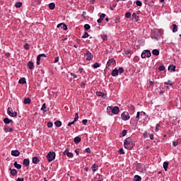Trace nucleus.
I'll list each match as a JSON object with an SVG mask.
<instances>
[{
	"instance_id": "21",
	"label": "nucleus",
	"mask_w": 181,
	"mask_h": 181,
	"mask_svg": "<svg viewBox=\"0 0 181 181\" xmlns=\"http://www.w3.org/2000/svg\"><path fill=\"white\" fill-rule=\"evenodd\" d=\"M112 76L113 77H116V76H118V70L117 69H113L112 71Z\"/></svg>"
},
{
	"instance_id": "28",
	"label": "nucleus",
	"mask_w": 181,
	"mask_h": 181,
	"mask_svg": "<svg viewBox=\"0 0 181 181\" xmlns=\"http://www.w3.org/2000/svg\"><path fill=\"white\" fill-rule=\"evenodd\" d=\"M54 125L59 128V127H62V122L59 120H57L54 122Z\"/></svg>"
},
{
	"instance_id": "14",
	"label": "nucleus",
	"mask_w": 181,
	"mask_h": 181,
	"mask_svg": "<svg viewBox=\"0 0 181 181\" xmlns=\"http://www.w3.org/2000/svg\"><path fill=\"white\" fill-rule=\"evenodd\" d=\"M64 155H66L68 158H73V153L69 152L67 149L64 151Z\"/></svg>"
},
{
	"instance_id": "37",
	"label": "nucleus",
	"mask_w": 181,
	"mask_h": 181,
	"mask_svg": "<svg viewBox=\"0 0 181 181\" xmlns=\"http://www.w3.org/2000/svg\"><path fill=\"white\" fill-rule=\"evenodd\" d=\"M98 67H100V64L98 62L93 64V69H98Z\"/></svg>"
},
{
	"instance_id": "2",
	"label": "nucleus",
	"mask_w": 181,
	"mask_h": 181,
	"mask_svg": "<svg viewBox=\"0 0 181 181\" xmlns=\"http://www.w3.org/2000/svg\"><path fill=\"white\" fill-rule=\"evenodd\" d=\"M47 158L48 162H52L56 159V153L53 151H50L47 155Z\"/></svg>"
},
{
	"instance_id": "54",
	"label": "nucleus",
	"mask_w": 181,
	"mask_h": 181,
	"mask_svg": "<svg viewBox=\"0 0 181 181\" xmlns=\"http://www.w3.org/2000/svg\"><path fill=\"white\" fill-rule=\"evenodd\" d=\"M104 18H105V13H102V14L100 15V18L102 19L103 21H104Z\"/></svg>"
},
{
	"instance_id": "19",
	"label": "nucleus",
	"mask_w": 181,
	"mask_h": 181,
	"mask_svg": "<svg viewBox=\"0 0 181 181\" xmlns=\"http://www.w3.org/2000/svg\"><path fill=\"white\" fill-rule=\"evenodd\" d=\"M74 141L75 144H80L81 142V138L80 136H76L74 139Z\"/></svg>"
},
{
	"instance_id": "34",
	"label": "nucleus",
	"mask_w": 181,
	"mask_h": 181,
	"mask_svg": "<svg viewBox=\"0 0 181 181\" xmlns=\"http://www.w3.org/2000/svg\"><path fill=\"white\" fill-rule=\"evenodd\" d=\"M40 59H42V57L40 56V54H39L37 57V66H39L40 64Z\"/></svg>"
},
{
	"instance_id": "17",
	"label": "nucleus",
	"mask_w": 181,
	"mask_h": 181,
	"mask_svg": "<svg viewBox=\"0 0 181 181\" xmlns=\"http://www.w3.org/2000/svg\"><path fill=\"white\" fill-rule=\"evenodd\" d=\"M39 162H40L39 158L33 157V163H34L35 165H37V163H39Z\"/></svg>"
},
{
	"instance_id": "55",
	"label": "nucleus",
	"mask_w": 181,
	"mask_h": 181,
	"mask_svg": "<svg viewBox=\"0 0 181 181\" xmlns=\"http://www.w3.org/2000/svg\"><path fill=\"white\" fill-rule=\"evenodd\" d=\"M82 122H83V125H86L87 124V119L82 120Z\"/></svg>"
},
{
	"instance_id": "7",
	"label": "nucleus",
	"mask_w": 181,
	"mask_h": 181,
	"mask_svg": "<svg viewBox=\"0 0 181 181\" xmlns=\"http://www.w3.org/2000/svg\"><path fill=\"white\" fill-rule=\"evenodd\" d=\"M131 142H132V139H131V137L127 138L124 142V148H128V145H129Z\"/></svg>"
},
{
	"instance_id": "63",
	"label": "nucleus",
	"mask_w": 181,
	"mask_h": 181,
	"mask_svg": "<svg viewBox=\"0 0 181 181\" xmlns=\"http://www.w3.org/2000/svg\"><path fill=\"white\" fill-rule=\"evenodd\" d=\"M178 142L177 141H173V146H176L177 145Z\"/></svg>"
},
{
	"instance_id": "50",
	"label": "nucleus",
	"mask_w": 181,
	"mask_h": 181,
	"mask_svg": "<svg viewBox=\"0 0 181 181\" xmlns=\"http://www.w3.org/2000/svg\"><path fill=\"white\" fill-rule=\"evenodd\" d=\"M47 127H48V128H52V127H53V122H48Z\"/></svg>"
},
{
	"instance_id": "12",
	"label": "nucleus",
	"mask_w": 181,
	"mask_h": 181,
	"mask_svg": "<svg viewBox=\"0 0 181 181\" xmlns=\"http://www.w3.org/2000/svg\"><path fill=\"white\" fill-rule=\"evenodd\" d=\"M96 95L101 97L102 98H107V94L102 92H96Z\"/></svg>"
},
{
	"instance_id": "47",
	"label": "nucleus",
	"mask_w": 181,
	"mask_h": 181,
	"mask_svg": "<svg viewBox=\"0 0 181 181\" xmlns=\"http://www.w3.org/2000/svg\"><path fill=\"white\" fill-rule=\"evenodd\" d=\"M42 111H46V103H44L41 107Z\"/></svg>"
},
{
	"instance_id": "39",
	"label": "nucleus",
	"mask_w": 181,
	"mask_h": 181,
	"mask_svg": "<svg viewBox=\"0 0 181 181\" xmlns=\"http://www.w3.org/2000/svg\"><path fill=\"white\" fill-rule=\"evenodd\" d=\"M119 153L120 155H125V152L124 151V148H121L119 150Z\"/></svg>"
},
{
	"instance_id": "22",
	"label": "nucleus",
	"mask_w": 181,
	"mask_h": 181,
	"mask_svg": "<svg viewBox=\"0 0 181 181\" xmlns=\"http://www.w3.org/2000/svg\"><path fill=\"white\" fill-rule=\"evenodd\" d=\"M163 168H164V170H168V168H169V163L168 162H164L163 163Z\"/></svg>"
},
{
	"instance_id": "41",
	"label": "nucleus",
	"mask_w": 181,
	"mask_h": 181,
	"mask_svg": "<svg viewBox=\"0 0 181 181\" xmlns=\"http://www.w3.org/2000/svg\"><path fill=\"white\" fill-rule=\"evenodd\" d=\"M86 37H88V33L85 32L84 35L82 36V39H86Z\"/></svg>"
},
{
	"instance_id": "31",
	"label": "nucleus",
	"mask_w": 181,
	"mask_h": 181,
	"mask_svg": "<svg viewBox=\"0 0 181 181\" xmlns=\"http://www.w3.org/2000/svg\"><path fill=\"white\" fill-rule=\"evenodd\" d=\"M152 54L154 55V56H159V51L158 49H153L152 51Z\"/></svg>"
},
{
	"instance_id": "59",
	"label": "nucleus",
	"mask_w": 181,
	"mask_h": 181,
	"mask_svg": "<svg viewBox=\"0 0 181 181\" xmlns=\"http://www.w3.org/2000/svg\"><path fill=\"white\" fill-rule=\"evenodd\" d=\"M71 76H74V78H77V75L75 74L71 73Z\"/></svg>"
},
{
	"instance_id": "45",
	"label": "nucleus",
	"mask_w": 181,
	"mask_h": 181,
	"mask_svg": "<svg viewBox=\"0 0 181 181\" xmlns=\"http://www.w3.org/2000/svg\"><path fill=\"white\" fill-rule=\"evenodd\" d=\"M158 70L160 71H163V70H165V66H163V65L160 66L158 68Z\"/></svg>"
},
{
	"instance_id": "1",
	"label": "nucleus",
	"mask_w": 181,
	"mask_h": 181,
	"mask_svg": "<svg viewBox=\"0 0 181 181\" xmlns=\"http://www.w3.org/2000/svg\"><path fill=\"white\" fill-rule=\"evenodd\" d=\"M107 110L109 115H112V114H115V115H117V114L119 112V107H118L117 106H115V107L108 106Z\"/></svg>"
},
{
	"instance_id": "49",
	"label": "nucleus",
	"mask_w": 181,
	"mask_h": 181,
	"mask_svg": "<svg viewBox=\"0 0 181 181\" xmlns=\"http://www.w3.org/2000/svg\"><path fill=\"white\" fill-rule=\"evenodd\" d=\"M139 117H141V112H138L136 117L137 121H139Z\"/></svg>"
},
{
	"instance_id": "23",
	"label": "nucleus",
	"mask_w": 181,
	"mask_h": 181,
	"mask_svg": "<svg viewBox=\"0 0 181 181\" xmlns=\"http://www.w3.org/2000/svg\"><path fill=\"white\" fill-rule=\"evenodd\" d=\"M168 70H171V71H176V66L170 65L168 66Z\"/></svg>"
},
{
	"instance_id": "15",
	"label": "nucleus",
	"mask_w": 181,
	"mask_h": 181,
	"mask_svg": "<svg viewBox=\"0 0 181 181\" xmlns=\"http://www.w3.org/2000/svg\"><path fill=\"white\" fill-rule=\"evenodd\" d=\"M12 156H19L21 155V152L18 150H14L11 151Z\"/></svg>"
},
{
	"instance_id": "64",
	"label": "nucleus",
	"mask_w": 181,
	"mask_h": 181,
	"mask_svg": "<svg viewBox=\"0 0 181 181\" xmlns=\"http://www.w3.org/2000/svg\"><path fill=\"white\" fill-rule=\"evenodd\" d=\"M23 180H24L23 178H18V179H17V181H23Z\"/></svg>"
},
{
	"instance_id": "25",
	"label": "nucleus",
	"mask_w": 181,
	"mask_h": 181,
	"mask_svg": "<svg viewBox=\"0 0 181 181\" xmlns=\"http://www.w3.org/2000/svg\"><path fill=\"white\" fill-rule=\"evenodd\" d=\"M160 130V124H157L156 127L154 128V132H158Z\"/></svg>"
},
{
	"instance_id": "40",
	"label": "nucleus",
	"mask_w": 181,
	"mask_h": 181,
	"mask_svg": "<svg viewBox=\"0 0 181 181\" xmlns=\"http://www.w3.org/2000/svg\"><path fill=\"white\" fill-rule=\"evenodd\" d=\"M136 5H137V6H142V2L139 0H137L136 1Z\"/></svg>"
},
{
	"instance_id": "20",
	"label": "nucleus",
	"mask_w": 181,
	"mask_h": 181,
	"mask_svg": "<svg viewBox=\"0 0 181 181\" xmlns=\"http://www.w3.org/2000/svg\"><path fill=\"white\" fill-rule=\"evenodd\" d=\"M14 168L16 169H22V165L21 164H18V162H14L13 163Z\"/></svg>"
},
{
	"instance_id": "60",
	"label": "nucleus",
	"mask_w": 181,
	"mask_h": 181,
	"mask_svg": "<svg viewBox=\"0 0 181 181\" xmlns=\"http://www.w3.org/2000/svg\"><path fill=\"white\" fill-rule=\"evenodd\" d=\"M59 57H57L56 58H55V59H54V63H57V62H59Z\"/></svg>"
},
{
	"instance_id": "8",
	"label": "nucleus",
	"mask_w": 181,
	"mask_h": 181,
	"mask_svg": "<svg viewBox=\"0 0 181 181\" xmlns=\"http://www.w3.org/2000/svg\"><path fill=\"white\" fill-rule=\"evenodd\" d=\"M115 59H114V58L110 59L106 64V69H108V67L110 66L111 64H112L114 66V64H115Z\"/></svg>"
},
{
	"instance_id": "62",
	"label": "nucleus",
	"mask_w": 181,
	"mask_h": 181,
	"mask_svg": "<svg viewBox=\"0 0 181 181\" xmlns=\"http://www.w3.org/2000/svg\"><path fill=\"white\" fill-rule=\"evenodd\" d=\"M125 54H131V51H124Z\"/></svg>"
},
{
	"instance_id": "33",
	"label": "nucleus",
	"mask_w": 181,
	"mask_h": 181,
	"mask_svg": "<svg viewBox=\"0 0 181 181\" xmlns=\"http://www.w3.org/2000/svg\"><path fill=\"white\" fill-rule=\"evenodd\" d=\"M30 103H31L30 98H28L24 99V104H30Z\"/></svg>"
},
{
	"instance_id": "57",
	"label": "nucleus",
	"mask_w": 181,
	"mask_h": 181,
	"mask_svg": "<svg viewBox=\"0 0 181 181\" xmlns=\"http://www.w3.org/2000/svg\"><path fill=\"white\" fill-rule=\"evenodd\" d=\"M75 152H76V155H78V153H80V149H78V148L76 149Z\"/></svg>"
},
{
	"instance_id": "5",
	"label": "nucleus",
	"mask_w": 181,
	"mask_h": 181,
	"mask_svg": "<svg viewBox=\"0 0 181 181\" xmlns=\"http://www.w3.org/2000/svg\"><path fill=\"white\" fill-rule=\"evenodd\" d=\"M121 118L123 121H128L131 117L129 116V113H128V112H124L121 115Z\"/></svg>"
},
{
	"instance_id": "44",
	"label": "nucleus",
	"mask_w": 181,
	"mask_h": 181,
	"mask_svg": "<svg viewBox=\"0 0 181 181\" xmlns=\"http://www.w3.org/2000/svg\"><path fill=\"white\" fill-rule=\"evenodd\" d=\"M30 46L29 45V44L26 43L24 45V48L26 49V50H29Z\"/></svg>"
},
{
	"instance_id": "18",
	"label": "nucleus",
	"mask_w": 181,
	"mask_h": 181,
	"mask_svg": "<svg viewBox=\"0 0 181 181\" xmlns=\"http://www.w3.org/2000/svg\"><path fill=\"white\" fill-rule=\"evenodd\" d=\"M4 122L5 124H11V122H13V121L8 117H6L4 119Z\"/></svg>"
},
{
	"instance_id": "43",
	"label": "nucleus",
	"mask_w": 181,
	"mask_h": 181,
	"mask_svg": "<svg viewBox=\"0 0 181 181\" xmlns=\"http://www.w3.org/2000/svg\"><path fill=\"white\" fill-rule=\"evenodd\" d=\"M129 109L131 110V111H135V107L132 105H130L129 106Z\"/></svg>"
},
{
	"instance_id": "58",
	"label": "nucleus",
	"mask_w": 181,
	"mask_h": 181,
	"mask_svg": "<svg viewBox=\"0 0 181 181\" xmlns=\"http://www.w3.org/2000/svg\"><path fill=\"white\" fill-rule=\"evenodd\" d=\"M74 121H73V122H69V124H68V127H71V125H73L74 124Z\"/></svg>"
},
{
	"instance_id": "46",
	"label": "nucleus",
	"mask_w": 181,
	"mask_h": 181,
	"mask_svg": "<svg viewBox=\"0 0 181 181\" xmlns=\"http://www.w3.org/2000/svg\"><path fill=\"white\" fill-rule=\"evenodd\" d=\"M125 18H127V19H129V18H131V13L127 12L125 13Z\"/></svg>"
},
{
	"instance_id": "9",
	"label": "nucleus",
	"mask_w": 181,
	"mask_h": 181,
	"mask_svg": "<svg viewBox=\"0 0 181 181\" xmlns=\"http://www.w3.org/2000/svg\"><path fill=\"white\" fill-rule=\"evenodd\" d=\"M57 28H61V29H63L64 30H67V25L63 23L58 24Z\"/></svg>"
},
{
	"instance_id": "16",
	"label": "nucleus",
	"mask_w": 181,
	"mask_h": 181,
	"mask_svg": "<svg viewBox=\"0 0 181 181\" xmlns=\"http://www.w3.org/2000/svg\"><path fill=\"white\" fill-rule=\"evenodd\" d=\"M28 69H30V70H33V69H35V64L32 62H29L28 63Z\"/></svg>"
},
{
	"instance_id": "56",
	"label": "nucleus",
	"mask_w": 181,
	"mask_h": 181,
	"mask_svg": "<svg viewBox=\"0 0 181 181\" xmlns=\"http://www.w3.org/2000/svg\"><path fill=\"white\" fill-rule=\"evenodd\" d=\"M97 22L98 23H101L103 22V18H100L99 19H98Z\"/></svg>"
},
{
	"instance_id": "36",
	"label": "nucleus",
	"mask_w": 181,
	"mask_h": 181,
	"mask_svg": "<svg viewBox=\"0 0 181 181\" xmlns=\"http://www.w3.org/2000/svg\"><path fill=\"white\" fill-rule=\"evenodd\" d=\"M15 6L16 8H21L22 6V2H16Z\"/></svg>"
},
{
	"instance_id": "32",
	"label": "nucleus",
	"mask_w": 181,
	"mask_h": 181,
	"mask_svg": "<svg viewBox=\"0 0 181 181\" xmlns=\"http://www.w3.org/2000/svg\"><path fill=\"white\" fill-rule=\"evenodd\" d=\"M4 131H6V132H12L13 129L9 127H6L4 128Z\"/></svg>"
},
{
	"instance_id": "53",
	"label": "nucleus",
	"mask_w": 181,
	"mask_h": 181,
	"mask_svg": "<svg viewBox=\"0 0 181 181\" xmlns=\"http://www.w3.org/2000/svg\"><path fill=\"white\" fill-rule=\"evenodd\" d=\"M85 152H87V153H91V150L90 149V148H86Z\"/></svg>"
},
{
	"instance_id": "11",
	"label": "nucleus",
	"mask_w": 181,
	"mask_h": 181,
	"mask_svg": "<svg viewBox=\"0 0 181 181\" xmlns=\"http://www.w3.org/2000/svg\"><path fill=\"white\" fill-rule=\"evenodd\" d=\"M11 176H16L18 175V170L16 169L9 168Z\"/></svg>"
},
{
	"instance_id": "52",
	"label": "nucleus",
	"mask_w": 181,
	"mask_h": 181,
	"mask_svg": "<svg viewBox=\"0 0 181 181\" xmlns=\"http://www.w3.org/2000/svg\"><path fill=\"white\" fill-rule=\"evenodd\" d=\"M127 130H123L122 132V136H125V135H127Z\"/></svg>"
},
{
	"instance_id": "6",
	"label": "nucleus",
	"mask_w": 181,
	"mask_h": 181,
	"mask_svg": "<svg viewBox=\"0 0 181 181\" xmlns=\"http://www.w3.org/2000/svg\"><path fill=\"white\" fill-rule=\"evenodd\" d=\"M93 57V54H91L90 51L86 52V53L85 54V59L87 61L91 60Z\"/></svg>"
},
{
	"instance_id": "13",
	"label": "nucleus",
	"mask_w": 181,
	"mask_h": 181,
	"mask_svg": "<svg viewBox=\"0 0 181 181\" xmlns=\"http://www.w3.org/2000/svg\"><path fill=\"white\" fill-rule=\"evenodd\" d=\"M30 163V161L29 160V158H25L23 161V165H24L25 167L29 166Z\"/></svg>"
},
{
	"instance_id": "38",
	"label": "nucleus",
	"mask_w": 181,
	"mask_h": 181,
	"mask_svg": "<svg viewBox=\"0 0 181 181\" xmlns=\"http://www.w3.org/2000/svg\"><path fill=\"white\" fill-rule=\"evenodd\" d=\"M117 71L119 73V74H122V73H124V68L119 67Z\"/></svg>"
},
{
	"instance_id": "30",
	"label": "nucleus",
	"mask_w": 181,
	"mask_h": 181,
	"mask_svg": "<svg viewBox=\"0 0 181 181\" xmlns=\"http://www.w3.org/2000/svg\"><path fill=\"white\" fill-rule=\"evenodd\" d=\"M49 9L53 10V9H54V8H56V4H54V3H50L49 4Z\"/></svg>"
},
{
	"instance_id": "10",
	"label": "nucleus",
	"mask_w": 181,
	"mask_h": 181,
	"mask_svg": "<svg viewBox=\"0 0 181 181\" xmlns=\"http://www.w3.org/2000/svg\"><path fill=\"white\" fill-rule=\"evenodd\" d=\"M132 18L133 22H138V21L139 19V16L138 15H136V13H134L132 15Z\"/></svg>"
},
{
	"instance_id": "4",
	"label": "nucleus",
	"mask_w": 181,
	"mask_h": 181,
	"mask_svg": "<svg viewBox=\"0 0 181 181\" xmlns=\"http://www.w3.org/2000/svg\"><path fill=\"white\" fill-rule=\"evenodd\" d=\"M151 56H152V54L149 49L144 50L141 53L142 59H146V57H151Z\"/></svg>"
},
{
	"instance_id": "27",
	"label": "nucleus",
	"mask_w": 181,
	"mask_h": 181,
	"mask_svg": "<svg viewBox=\"0 0 181 181\" xmlns=\"http://www.w3.org/2000/svg\"><path fill=\"white\" fill-rule=\"evenodd\" d=\"M19 84H26V81L25 79V78H21L19 81H18Z\"/></svg>"
},
{
	"instance_id": "51",
	"label": "nucleus",
	"mask_w": 181,
	"mask_h": 181,
	"mask_svg": "<svg viewBox=\"0 0 181 181\" xmlns=\"http://www.w3.org/2000/svg\"><path fill=\"white\" fill-rule=\"evenodd\" d=\"M101 38L103 39V40H107V35H103L101 36Z\"/></svg>"
},
{
	"instance_id": "48",
	"label": "nucleus",
	"mask_w": 181,
	"mask_h": 181,
	"mask_svg": "<svg viewBox=\"0 0 181 181\" xmlns=\"http://www.w3.org/2000/svg\"><path fill=\"white\" fill-rule=\"evenodd\" d=\"M164 84H166L167 86H173L172 81H168L167 82H165Z\"/></svg>"
},
{
	"instance_id": "29",
	"label": "nucleus",
	"mask_w": 181,
	"mask_h": 181,
	"mask_svg": "<svg viewBox=\"0 0 181 181\" xmlns=\"http://www.w3.org/2000/svg\"><path fill=\"white\" fill-rule=\"evenodd\" d=\"M97 169H98V165H97V164H93L92 165L93 172H95L97 170Z\"/></svg>"
},
{
	"instance_id": "61",
	"label": "nucleus",
	"mask_w": 181,
	"mask_h": 181,
	"mask_svg": "<svg viewBox=\"0 0 181 181\" xmlns=\"http://www.w3.org/2000/svg\"><path fill=\"white\" fill-rule=\"evenodd\" d=\"M40 56L41 57H47V55H46L45 54H40Z\"/></svg>"
},
{
	"instance_id": "24",
	"label": "nucleus",
	"mask_w": 181,
	"mask_h": 181,
	"mask_svg": "<svg viewBox=\"0 0 181 181\" xmlns=\"http://www.w3.org/2000/svg\"><path fill=\"white\" fill-rule=\"evenodd\" d=\"M177 32V25L176 24H173V33H176Z\"/></svg>"
},
{
	"instance_id": "35",
	"label": "nucleus",
	"mask_w": 181,
	"mask_h": 181,
	"mask_svg": "<svg viewBox=\"0 0 181 181\" xmlns=\"http://www.w3.org/2000/svg\"><path fill=\"white\" fill-rule=\"evenodd\" d=\"M90 28H91V26H90L88 24H85L84 25V29H85L86 31L90 30Z\"/></svg>"
},
{
	"instance_id": "3",
	"label": "nucleus",
	"mask_w": 181,
	"mask_h": 181,
	"mask_svg": "<svg viewBox=\"0 0 181 181\" xmlns=\"http://www.w3.org/2000/svg\"><path fill=\"white\" fill-rule=\"evenodd\" d=\"M7 114L10 117H16L18 115V112H16L15 110H13V108L8 107L7 109Z\"/></svg>"
},
{
	"instance_id": "42",
	"label": "nucleus",
	"mask_w": 181,
	"mask_h": 181,
	"mask_svg": "<svg viewBox=\"0 0 181 181\" xmlns=\"http://www.w3.org/2000/svg\"><path fill=\"white\" fill-rule=\"evenodd\" d=\"M77 121H78V113H76L75 114V118H74V122H77Z\"/></svg>"
},
{
	"instance_id": "26",
	"label": "nucleus",
	"mask_w": 181,
	"mask_h": 181,
	"mask_svg": "<svg viewBox=\"0 0 181 181\" xmlns=\"http://www.w3.org/2000/svg\"><path fill=\"white\" fill-rule=\"evenodd\" d=\"M142 178L139 175H135L134 177V181H141Z\"/></svg>"
}]
</instances>
